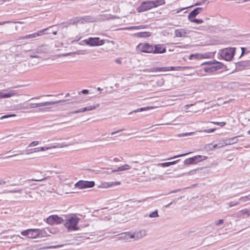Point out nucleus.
<instances>
[{"label": "nucleus", "instance_id": "1", "mask_svg": "<svg viewBox=\"0 0 250 250\" xmlns=\"http://www.w3.org/2000/svg\"><path fill=\"white\" fill-rule=\"evenodd\" d=\"M68 100H61L55 101H47L44 102L38 103H29L26 104L24 105H22L20 107L21 109H29L31 108H35L37 107H39V111L40 112H44L49 110V108L47 107H43L47 106L53 104H59L62 102H65L67 101Z\"/></svg>", "mask_w": 250, "mask_h": 250}, {"label": "nucleus", "instance_id": "2", "mask_svg": "<svg viewBox=\"0 0 250 250\" xmlns=\"http://www.w3.org/2000/svg\"><path fill=\"white\" fill-rule=\"evenodd\" d=\"M80 220V218L75 215L68 217L63 221L64 226L67 228L68 231L79 230L77 225Z\"/></svg>", "mask_w": 250, "mask_h": 250}, {"label": "nucleus", "instance_id": "3", "mask_svg": "<svg viewBox=\"0 0 250 250\" xmlns=\"http://www.w3.org/2000/svg\"><path fill=\"white\" fill-rule=\"evenodd\" d=\"M68 145H64L63 144H59L56 146H42V147H36L34 148L31 149H28L25 151V153L26 154L29 155L30 154H32L34 152H37L39 151H43L47 150L49 149H51L52 148H62L65 146H67Z\"/></svg>", "mask_w": 250, "mask_h": 250}, {"label": "nucleus", "instance_id": "4", "mask_svg": "<svg viewBox=\"0 0 250 250\" xmlns=\"http://www.w3.org/2000/svg\"><path fill=\"white\" fill-rule=\"evenodd\" d=\"M204 64L208 65L207 67L204 68L205 71L207 73H211L216 71L221 68L219 65L218 64V62L215 61L213 62H206L202 63V65Z\"/></svg>", "mask_w": 250, "mask_h": 250}, {"label": "nucleus", "instance_id": "5", "mask_svg": "<svg viewBox=\"0 0 250 250\" xmlns=\"http://www.w3.org/2000/svg\"><path fill=\"white\" fill-rule=\"evenodd\" d=\"M235 49L227 48L221 50L220 55L221 57L226 61H230L234 55Z\"/></svg>", "mask_w": 250, "mask_h": 250}, {"label": "nucleus", "instance_id": "6", "mask_svg": "<svg viewBox=\"0 0 250 250\" xmlns=\"http://www.w3.org/2000/svg\"><path fill=\"white\" fill-rule=\"evenodd\" d=\"M85 43L91 46H100L103 45L105 43V40H100L99 38H89L88 39L83 40Z\"/></svg>", "mask_w": 250, "mask_h": 250}, {"label": "nucleus", "instance_id": "7", "mask_svg": "<svg viewBox=\"0 0 250 250\" xmlns=\"http://www.w3.org/2000/svg\"><path fill=\"white\" fill-rule=\"evenodd\" d=\"M138 51L150 53L153 51V47L148 43H140L137 46Z\"/></svg>", "mask_w": 250, "mask_h": 250}, {"label": "nucleus", "instance_id": "8", "mask_svg": "<svg viewBox=\"0 0 250 250\" xmlns=\"http://www.w3.org/2000/svg\"><path fill=\"white\" fill-rule=\"evenodd\" d=\"M18 94V91L16 90H7L6 89L0 90V99L9 98L16 96Z\"/></svg>", "mask_w": 250, "mask_h": 250}, {"label": "nucleus", "instance_id": "9", "mask_svg": "<svg viewBox=\"0 0 250 250\" xmlns=\"http://www.w3.org/2000/svg\"><path fill=\"white\" fill-rule=\"evenodd\" d=\"M95 183L93 181H79L75 184V187L80 189L90 188L94 186Z\"/></svg>", "mask_w": 250, "mask_h": 250}, {"label": "nucleus", "instance_id": "10", "mask_svg": "<svg viewBox=\"0 0 250 250\" xmlns=\"http://www.w3.org/2000/svg\"><path fill=\"white\" fill-rule=\"evenodd\" d=\"M46 222L49 225L62 224L63 222V220L60 217L56 215H52L49 216L46 219Z\"/></svg>", "mask_w": 250, "mask_h": 250}, {"label": "nucleus", "instance_id": "11", "mask_svg": "<svg viewBox=\"0 0 250 250\" xmlns=\"http://www.w3.org/2000/svg\"><path fill=\"white\" fill-rule=\"evenodd\" d=\"M146 235V230L141 229L132 233V241H136L144 238Z\"/></svg>", "mask_w": 250, "mask_h": 250}, {"label": "nucleus", "instance_id": "12", "mask_svg": "<svg viewBox=\"0 0 250 250\" xmlns=\"http://www.w3.org/2000/svg\"><path fill=\"white\" fill-rule=\"evenodd\" d=\"M154 7V4L152 1H145L142 3L140 7L141 10L146 11Z\"/></svg>", "mask_w": 250, "mask_h": 250}, {"label": "nucleus", "instance_id": "13", "mask_svg": "<svg viewBox=\"0 0 250 250\" xmlns=\"http://www.w3.org/2000/svg\"><path fill=\"white\" fill-rule=\"evenodd\" d=\"M119 240H125L126 241H130L132 240V233L131 232H126L119 234Z\"/></svg>", "mask_w": 250, "mask_h": 250}, {"label": "nucleus", "instance_id": "14", "mask_svg": "<svg viewBox=\"0 0 250 250\" xmlns=\"http://www.w3.org/2000/svg\"><path fill=\"white\" fill-rule=\"evenodd\" d=\"M137 163V162H131L130 163V165L128 164H125L123 166H122L120 167H119L117 169L113 170H112V172H117V171H123V170H126L127 169H129L132 167V166H133V164Z\"/></svg>", "mask_w": 250, "mask_h": 250}, {"label": "nucleus", "instance_id": "15", "mask_svg": "<svg viewBox=\"0 0 250 250\" xmlns=\"http://www.w3.org/2000/svg\"><path fill=\"white\" fill-rule=\"evenodd\" d=\"M215 129H215V128L208 129H205V130H202V131H197L195 132H189V133L180 134L178 135V136H179V137L186 136L191 135H192V134H197V133H198V132H200V133H201V132L211 133V132H214Z\"/></svg>", "mask_w": 250, "mask_h": 250}, {"label": "nucleus", "instance_id": "16", "mask_svg": "<svg viewBox=\"0 0 250 250\" xmlns=\"http://www.w3.org/2000/svg\"><path fill=\"white\" fill-rule=\"evenodd\" d=\"M188 33L186 29L183 28L176 29L174 31L176 37H186Z\"/></svg>", "mask_w": 250, "mask_h": 250}, {"label": "nucleus", "instance_id": "17", "mask_svg": "<svg viewBox=\"0 0 250 250\" xmlns=\"http://www.w3.org/2000/svg\"><path fill=\"white\" fill-rule=\"evenodd\" d=\"M202 10V8L201 7H198L195 9H194L193 11H192L188 15V20H190L195 17H196Z\"/></svg>", "mask_w": 250, "mask_h": 250}, {"label": "nucleus", "instance_id": "18", "mask_svg": "<svg viewBox=\"0 0 250 250\" xmlns=\"http://www.w3.org/2000/svg\"><path fill=\"white\" fill-rule=\"evenodd\" d=\"M166 48L163 47L161 45L157 44L155 46V49H153V53H164L166 52Z\"/></svg>", "mask_w": 250, "mask_h": 250}, {"label": "nucleus", "instance_id": "19", "mask_svg": "<svg viewBox=\"0 0 250 250\" xmlns=\"http://www.w3.org/2000/svg\"><path fill=\"white\" fill-rule=\"evenodd\" d=\"M225 140V145L226 146L232 145L236 143L238 141V139L236 137L226 139Z\"/></svg>", "mask_w": 250, "mask_h": 250}, {"label": "nucleus", "instance_id": "20", "mask_svg": "<svg viewBox=\"0 0 250 250\" xmlns=\"http://www.w3.org/2000/svg\"><path fill=\"white\" fill-rule=\"evenodd\" d=\"M180 67H159V71H170V70H178Z\"/></svg>", "mask_w": 250, "mask_h": 250}, {"label": "nucleus", "instance_id": "21", "mask_svg": "<svg viewBox=\"0 0 250 250\" xmlns=\"http://www.w3.org/2000/svg\"><path fill=\"white\" fill-rule=\"evenodd\" d=\"M146 27L145 25H139V26H133L130 27H126L124 28H121L119 30H132V29H144Z\"/></svg>", "mask_w": 250, "mask_h": 250}, {"label": "nucleus", "instance_id": "22", "mask_svg": "<svg viewBox=\"0 0 250 250\" xmlns=\"http://www.w3.org/2000/svg\"><path fill=\"white\" fill-rule=\"evenodd\" d=\"M120 185V182H112L110 183H106L103 184V187L105 188L112 187L113 186Z\"/></svg>", "mask_w": 250, "mask_h": 250}, {"label": "nucleus", "instance_id": "23", "mask_svg": "<svg viewBox=\"0 0 250 250\" xmlns=\"http://www.w3.org/2000/svg\"><path fill=\"white\" fill-rule=\"evenodd\" d=\"M36 232L35 230L32 229H27L24 231H22L21 232V234L23 236H28L29 237L32 238V235H30V233H34Z\"/></svg>", "mask_w": 250, "mask_h": 250}, {"label": "nucleus", "instance_id": "24", "mask_svg": "<svg viewBox=\"0 0 250 250\" xmlns=\"http://www.w3.org/2000/svg\"><path fill=\"white\" fill-rule=\"evenodd\" d=\"M119 18L117 16L112 15L111 14L109 15H103L102 16V20H110V19H119Z\"/></svg>", "mask_w": 250, "mask_h": 250}, {"label": "nucleus", "instance_id": "25", "mask_svg": "<svg viewBox=\"0 0 250 250\" xmlns=\"http://www.w3.org/2000/svg\"><path fill=\"white\" fill-rule=\"evenodd\" d=\"M135 36L138 38L148 37L150 36V33L147 32H142L135 34Z\"/></svg>", "mask_w": 250, "mask_h": 250}, {"label": "nucleus", "instance_id": "26", "mask_svg": "<svg viewBox=\"0 0 250 250\" xmlns=\"http://www.w3.org/2000/svg\"><path fill=\"white\" fill-rule=\"evenodd\" d=\"M206 55L200 54H191L189 57V59L192 60L193 59H199L201 58H206Z\"/></svg>", "mask_w": 250, "mask_h": 250}, {"label": "nucleus", "instance_id": "27", "mask_svg": "<svg viewBox=\"0 0 250 250\" xmlns=\"http://www.w3.org/2000/svg\"><path fill=\"white\" fill-rule=\"evenodd\" d=\"M153 1L154 4V7L163 5L165 3V0H155Z\"/></svg>", "mask_w": 250, "mask_h": 250}, {"label": "nucleus", "instance_id": "28", "mask_svg": "<svg viewBox=\"0 0 250 250\" xmlns=\"http://www.w3.org/2000/svg\"><path fill=\"white\" fill-rule=\"evenodd\" d=\"M154 108H155V107H154V106H146L145 107H142V108H138L136 110H135L134 111V112H141L143 111H146V110H147L149 109H153Z\"/></svg>", "mask_w": 250, "mask_h": 250}, {"label": "nucleus", "instance_id": "29", "mask_svg": "<svg viewBox=\"0 0 250 250\" xmlns=\"http://www.w3.org/2000/svg\"><path fill=\"white\" fill-rule=\"evenodd\" d=\"M48 29V28H44L42 30H41L40 31H38V32L35 33V34L36 35V37H39L43 35L44 34H46L47 33L45 32Z\"/></svg>", "mask_w": 250, "mask_h": 250}, {"label": "nucleus", "instance_id": "30", "mask_svg": "<svg viewBox=\"0 0 250 250\" xmlns=\"http://www.w3.org/2000/svg\"><path fill=\"white\" fill-rule=\"evenodd\" d=\"M240 212L243 216V218H248L250 215V212L247 209H242Z\"/></svg>", "mask_w": 250, "mask_h": 250}, {"label": "nucleus", "instance_id": "31", "mask_svg": "<svg viewBox=\"0 0 250 250\" xmlns=\"http://www.w3.org/2000/svg\"><path fill=\"white\" fill-rule=\"evenodd\" d=\"M35 38H36V35L34 33H33L31 34L22 36V37L20 38V39L25 40V39H29Z\"/></svg>", "mask_w": 250, "mask_h": 250}, {"label": "nucleus", "instance_id": "32", "mask_svg": "<svg viewBox=\"0 0 250 250\" xmlns=\"http://www.w3.org/2000/svg\"><path fill=\"white\" fill-rule=\"evenodd\" d=\"M240 201L239 200V199L237 200H235L234 201L230 202L229 205V207H232L233 206H237L240 204Z\"/></svg>", "mask_w": 250, "mask_h": 250}, {"label": "nucleus", "instance_id": "33", "mask_svg": "<svg viewBox=\"0 0 250 250\" xmlns=\"http://www.w3.org/2000/svg\"><path fill=\"white\" fill-rule=\"evenodd\" d=\"M243 117L248 121H250V110L244 113L243 114Z\"/></svg>", "mask_w": 250, "mask_h": 250}, {"label": "nucleus", "instance_id": "34", "mask_svg": "<svg viewBox=\"0 0 250 250\" xmlns=\"http://www.w3.org/2000/svg\"><path fill=\"white\" fill-rule=\"evenodd\" d=\"M159 216L158 213V210H155L154 211L150 213L149 215V217L150 218H156L158 217Z\"/></svg>", "mask_w": 250, "mask_h": 250}, {"label": "nucleus", "instance_id": "35", "mask_svg": "<svg viewBox=\"0 0 250 250\" xmlns=\"http://www.w3.org/2000/svg\"><path fill=\"white\" fill-rule=\"evenodd\" d=\"M191 22H195L197 24L202 23L203 22V21L201 19H191L190 20H189Z\"/></svg>", "mask_w": 250, "mask_h": 250}, {"label": "nucleus", "instance_id": "36", "mask_svg": "<svg viewBox=\"0 0 250 250\" xmlns=\"http://www.w3.org/2000/svg\"><path fill=\"white\" fill-rule=\"evenodd\" d=\"M99 106V104H98L96 105H90L86 106V111H90L96 109L97 107Z\"/></svg>", "mask_w": 250, "mask_h": 250}, {"label": "nucleus", "instance_id": "37", "mask_svg": "<svg viewBox=\"0 0 250 250\" xmlns=\"http://www.w3.org/2000/svg\"><path fill=\"white\" fill-rule=\"evenodd\" d=\"M201 156L197 155L195 157H192L191 158L193 159V162L194 164H196L197 162L201 161Z\"/></svg>", "mask_w": 250, "mask_h": 250}, {"label": "nucleus", "instance_id": "38", "mask_svg": "<svg viewBox=\"0 0 250 250\" xmlns=\"http://www.w3.org/2000/svg\"><path fill=\"white\" fill-rule=\"evenodd\" d=\"M250 198H249V195L241 197L240 198H239V200L240 202H245L248 200H250Z\"/></svg>", "mask_w": 250, "mask_h": 250}, {"label": "nucleus", "instance_id": "39", "mask_svg": "<svg viewBox=\"0 0 250 250\" xmlns=\"http://www.w3.org/2000/svg\"><path fill=\"white\" fill-rule=\"evenodd\" d=\"M43 46H39L36 48L35 49V53L37 54H40L43 52Z\"/></svg>", "mask_w": 250, "mask_h": 250}, {"label": "nucleus", "instance_id": "40", "mask_svg": "<svg viewBox=\"0 0 250 250\" xmlns=\"http://www.w3.org/2000/svg\"><path fill=\"white\" fill-rule=\"evenodd\" d=\"M193 159L190 158L188 159H187L185 160L184 163L186 165H190V164H193Z\"/></svg>", "mask_w": 250, "mask_h": 250}, {"label": "nucleus", "instance_id": "41", "mask_svg": "<svg viewBox=\"0 0 250 250\" xmlns=\"http://www.w3.org/2000/svg\"><path fill=\"white\" fill-rule=\"evenodd\" d=\"M16 114H8V115H3V116H2L1 117H0V120H2V119H6V118H10V117H16Z\"/></svg>", "mask_w": 250, "mask_h": 250}, {"label": "nucleus", "instance_id": "42", "mask_svg": "<svg viewBox=\"0 0 250 250\" xmlns=\"http://www.w3.org/2000/svg\"><path fill=\"white\" fill-rule=\"evenodd\" d=\"M210 123L221 126H223L226 125L225 122H210Z\"/></svg>", "mask_w": 250, "mask_h": 250}, {"label": "nucleus", "instance_id": "43", "mask_svg": "<svg viewBox=\"0 0 250 250\" xmlns=\"http://www.w3.org/2000/svg\"><path fill=\"white\" fill-rule=\"evenodd\" d=\"M39 144V141H34L30 143L28 145V147H33L34 146H36Z\"/></svg>", "mask_w": 250, "mask_h": 250}, {"label": "nucleus", "instance_id": "44", "mask_svg": "<svg viewBox=\"0 0 250 250\" xmlns=\"http://www.w3.org/2000/svg\"><path fill=\"white\" fill-rule=\"evenodd\" d=\"M164 83L165 80L163 79H161L157 82V83L159 86H162L164 84Z\"/></svg>", "mask_w": 250, "mask_h": 250}, {"label": "nucleus", "instance_id": "45", "mask_svg": "<svg viewBox=\"0 0 250 250\" xmlns=\"http://www.w3.org/2000/svg\"><path fill=\"white\" fill-rule=\"evenodd\" d=\"M158 166H161L162 167H169V163L168 162H166V163H160L158 164Z\"/></svg>", "mask_w": 250, "mask_h": 250}, {"label": "nucleus", "instance_id": "46", "mask_svg": "<svg viewBox=\"0 0 250 250\" xmlns=\"http://www.w3.org/2000/svg\"><path fill=\"white\" fill-rule=\"evenodd\" d=\"M224 223V220L223 219H219L216 221H215L214 224L216 226H219L220 225Z\"/></svg>", "mask_w": 250, "mask_h": 250}, {"label": "nucleus", "instance_id": "47", "mask_svg": "<svg viewBox=\"0 0 250 250\" xmlns=\"http://www.w3.org/2000/svg\"><path fill=\"white\" fill-rule=\"evenodd\" d=\"M218 144V148L223 147L224 146H226V145H225V140H223L222 142H219Z\"/></svg>", "mask_w": 250, "mask_h": 250}, {"label": "nucleus", "instance_id": "48", "mask_svg": "<svg viewBox=\"0 0 250 250\" xmlns=\"http://www.w3.org/2000/svg\"><path fill=\"white\" fill-rule=\"evenodd\" d=\"M159 179V180H165V178L163 176V175H158L157 176H156L155 178H154L153 179V180H156V179Z\"/></svg>", "mask_w": 250, "mask_h": 250}, {"label": "nucleus", "instance_id": "49", "mask_svg": "<svg viewBox=\"0 0 250 250\" xmlns=\"http://www.w3.org/2000/svg\"><path fill=\"white\" fill-rule=\"evenodd\" d=\"M148 71L157 72L159 71V67H153L149 69Z\"/></svg>", "mask_w": 250, "mask_h": 250}, {"label": "nucleus", "instance_id": "50", "mask_svg": "<svg viewBox=\"0 0 250 250\" xmlns=\"http://www.w3.org/2000/svg\"><path fill=\"white\" fill-rule=\"evenodd\" d=\"M188 153H185V154H180V155H179L175 156L173 157L172 158H169L168 159H172V158H178V157H182V156H185V155L188 154Z\"/></svg>", "mask_w": 250, "mask_h": 250}, {"label": "nucleus", "instance_id": "51", "mask_svg": "<svg viewBox=\"0 0 250 250\" xmlns=\"http://www.w3.org/2000/svg\"><path fill=\"white\" fill-rule=\"evenodd\" d=\"M44 179H45V178L44 177L41 178H38V179H32L30 180L32 181H41L44 180Z\"/></svg>", "mask_w": 250, "mask_h": 250}, {"label": "nucleus", "instance_id": "52", "mask_svg": "<svg viewBox=\"0 0 250 250\" xmlns=\"http://www.w3.org/2000/svg\"><path fill=\"white\" fill-rule=\"evenodd\" d=\"M44 179H45V178L44 177L41 178H38V179H32L30 180L32 181H41L44 180Z\"/></svg>", "mask_w": 250, "mask_h": 250}, {"label": "nucleus", "instance_id": "53", "mask_svg": "<svg viewBox=\"0 0 250 250\" xmlns=\"http://www.w3.org/2000/svg\"><path fill=\"white\" fill-rule=\"evenodd\" d=\"M12 22L13 21H0V25H2L5 23H10V22Z\"/></svg>", "mask_w": 250, "mask_h": 250}, {"label": "nucleus", "instance_id": "54", "mask_svg": "<svg viewBox=\"0 0 250 250\" xmlns=\"http://www.w3.org/2000/svg\"><path fill=\"white\" fill-rule=\"evenodd\" d=\"M115 62L118 64H122V60L121 59H115Z\"/></svg>", "mask_w": 250, "mask_h": 250}, {"label": "nucleus", "instance_id": "55", "mask_svg": "<svg viewBox=\"0 0 250 250\" xmlns=\"http://www.w3.org/2000/svg\"><path fill=\"white\" fill-rule=\"evenodd\" d=\"M124 130V129H119V130H118L117 131L112 132L111 133V135H114V134H116L117 133H119V132H121V131H122V130Z\"/></svg>", "mask_w": 250, "mask_h": 250}, {"label": "nucleus", "instance_id": "56", "mask_svg": "<svg viewBox=\"0 0 250 250\" xmlns=\"http://www.w3.org/2000/svg\"><path fill=\"white\" fill-rule=\"evenodd\" d=\"M217 147L218 148V144H215L212 146L211 148H209V150H213Z\"/></svg>", "mask_w": 250, "mask_h": 250}, {"label": "nucleus", "instance_id": "57", "mask_svg": "<svg viewBox=\"0 0 250 250\" xmlns=\"http://www.w3.org/2000/svg\"><path fill=\"white\" fill-rule=\"evenodd\" d=\"M29 56L31 58H38V56L37 55H36L35 54V53H34V54L30 55Z\"/></svg>", "mask_w": 250, "mask_h": 250}, {"label": "nucleus", "instance_id": "58", "mask_svg": "<svg viewBox=\"0 0 250 250\" xmlns=\"http://www.w3.org/2000/svg\"><path fill=\"white\" fill-rule=\"evenodd\" d=\"M194 104H187V105H185L184 106V108L186 109V110H188V108L189 106H192Z\"/></svg>", "mask_w": 250, "mask_h": 250}, {"label": "nucleus", "instance_id": "59", "mask_svg": "<svg viewBox=\"0 0 250 250\" xmlns=\"http://www.w3.org/2000/svg\"><path fill=\"white\" fill-rule=\"evenodd\" d=\"M21 189H19L18 190L8 191L7 192H11V193L19 192V193H21Z\"/></svg>", "mask_w": 250, "mask_h": 250}, {"label": "nucleus", "instance_id": "60", "mask_svg": "<svg viewBox=\"0 0 250 250\" xmlns=\"http://www.w3.org/2000/svg\"><path fill=\"white\" fill-rule=\"evenodd\" d=\"M178 161V160L168 162L169 166L175 164Z\"/></svg>", "mask_w": 250, "mask_h": 250}, {"label": "nucleus", "instance_id": "61", "mask_svg": "<svg viewBox=\"0 0 250 250\" xmlns=\"http://www.w3.org/2000/svg\"><path fill=\"white\" fill-rule=\"evenodd\" d=\"M81 92L83 94H86L88 93V90L87 89H83V90Z\"/></svg>", "mask_w": 250, "mask_h": 250}, {"label": "nucleus", "instance_id": "62", "mask_svg": "<svg viewBox=\"0 0 250 250\" xmlns=\"http://www.w3.org/2000/svg\"><path fill=\"white\" fill-rule=\"evenodd\" d=\"M181 191V189H177L176 190H172L170 192V193H176V192H179Z\"/></svg>", "mask_w": 250, "mask_h": 250}, {"label": "nucleus", "instance_id": "63", "mask_svg": "<svg viewBox=\"0 0 250 250\" xmlns=\"http://www.w3.org/2000/svg\"><path fill=\"white\" fill-rule=\"evenodd\" d=\"M211 145L210 144H209V145H207V146H206V148L207 149V150H209V148H212V146H211Z\"/></svg>", "mask_w": 250, "mask_h": 250}, {"label": "nucleus", "instance_id": "64", "mask_svg": "<svg viewBox=\"0 0 250 250\" xmlns=\"http://www.w3.org/2000/svg\"><path fill=\"white\" fill-rule=\"evenodd\" d=\"M77 110H75V111H71L69 113V114H76L77 113Z\"/></svg>", "mask_w": 250, "mask_h": 250}]
</instances>
